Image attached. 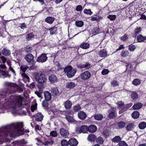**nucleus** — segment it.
<instances>
[{
  "label": "nucleus",
  "instance_id": "f3484780",
  "mask_svg": "<svg viewBox=\"0 0 146 146\" xmlns=\"http://www.w3.org/2000/svg\"><path fill=\"white\" fill-rule=\"evenodd\" d=\"M64 104L65 109L68 110L71 108L72 106V103L71 101L68 100L64 103Z\"/></svg>",
  "mask_w": 146,
  "mask_h": 146
},
{
  "label": "nucleus",
  "instance_id": "a18cd8bd",
  "mask_svg": "<svg viewBox=\"0 0 146 146\" xmlns=\"http://www.w3.org/2000/svg\"><path fill=\"white\" fill-rule=\"evenodd\" d=\"M103 135L106 137L109 136L110 134V132L107 129L104 130L103 132Z\"/></svg>",
  "mask_w": 146,
  "mask_h": 146
},
{
  "label": "nucleus",
  "instance_id": "72a5a7b5",
  "mask_svg": "<svg viewBox=\"0 0 146 146\" xmlns=\"http://www.w3.org/2000/svg\"><path fill=\"white\" fill-rule=\"evenodd\" d=\"M131 96L133 100H135L138 98V96L137 93L133 92L131 93Z\"/></svg>",
  "mask_w": 146,
  "mask_h": 146
},
{
  "label": "nucleus",
  "instance_id": "8fccbe9b",
  "mask_svg": "<svg viewBox=\"0 0 146 146\" xmlns=\"http://www.w3.org/2000/svg\"><path fill=\"white\" fill-rule=\"evenodd\" d=\"M34 36V35L32 33H30L27 35L26 38L28 40H31L33 38Z\"/></svg>",
  "mask_w": 146,
  "mask_h": 146
},
{
  "label": "nucleus",
  "instance_id": "e2e57ef3",
  "mask_svg": "<svg viewBox=\"0 0 146 146\" xmlns=\"http://www.w3.org/2000/svg\"><path fill=\"white\" fill-rule=\"evenodd\" d=\"M118 145L119 146H128L127 145L124 141L120 142L118 144Z\"/></svg>",
  "mask_w": 146,
  "mask_h": 146
},
{
  "label": "nucleus",
  "instance_id": "20e7f679",
  "mask_svg": "<svg viewBox=\"0 0 146 146\" xmlns=\"http://www.w3.org/2000/svg\"><path fill=\"white\" fill-rule=\"evenodd\" d=\"M88 128L87 126L84 125L81 127H76L75 130L77 134H80L81 133H87Z\"/></svg>",
  "mask_w": 146,
  "mask_h": 146
},
{
  "label": "nucleus",
  "instance_id": "58836bf2",
  "mask_svg": "<svg viewBox=\"0 0 146 146\" xmlns=\"http://www.w3.org/2000/svg\"><path fill=\"white\" fill-rule=\"evenodd\" d=\"M134 125L133 124H130L126 126V128L127 131H129L131 130V129L134 128Z\"/></svg>",
  "mask_w": 146,
  "mask_h": 146
},
{
  "label": "nucleus",
  "instance_id": "69168bd1",
  "mask_svg": "<svg viewBox=\"0 0 146 146\" xmlns=\"http://www.w3.org/2000/svg\"><path fill=\"white\" fill-rule=\"evenodd\" d=\"M22 76L23 78H25L28 81H29V77L25 73H23L22 74Z\"/></svg>",
  "mask_w": 146,
  "mask_h": 146
},
{
  "label": "nucleus",
  "instance_id": "c03bdc74",
  "mask_svg": "<svg viewBox=\"0 0 146 146\" xmlns=\"http://www.w3.org/2000/svg\"><path fill=\"white\" fill-rule=\"evenodd\" d=\"M81 109V107L79 105H77L73 107V110L75 112H77L80 110Z\"/></svg>",
  "mask_w": 146,
  "mask_h": 146
},
{
  "label": "nucleus",
  "instance_id": "c85d7f7f",
  "mask_svg": "<svg viewBox=\"0 0 146 146\" xmlns=\"http://www.w3.org/2000/svg\"><path fill=\"white\" fill-rule=\"evenodd\" d=\"M76 72V70L75 69H72L71 68V70L69 72L70 75H67L68 77L71 78L73 76Z\"/></svg>",
  "mask_w": 146,
  "mask_h": 146
},
{
  "label": "nucleus",
  "instance_id": "dca6fc26",
  "mask_svg": "<svg viewBox=\"0 0 146 146\" xmlns=\"http://www.w3.org/2000/svg\"><path fill=\"white\" fill-rule=\"evenodd\" d=\"M97 138L96 136L93 134L89 135L87 137L88 141L90 142H94Z\"/></svg>",
  "mask_w": 146,
  "mask_h": 146
},
{
  "label": "nucleus",
  "instance_id": "4d7b16f0",
  "mask_svg": "<svg viewBox=\"0 0 146 146\" xmlns=\"http://www.w3.org/2000/svg\"><path fill=\"white\" fill-rule=\"evenodd\" d=\"M42 105L43 107L46 108L48 107V104L47 101L45 100H44L42 102Z\"/></svg>",
  "mask_w": 146,
  "mask_h": 146
},
{
  "label": "nucleus",
  "instance_id": "774afa93",
  "mask_svg": "<svg viewBox=\"0 0 146 146\" xmlns=\"http://www.w3.org/2000/svg\"><path fill=\"white\" fill-rule=\"evenodd\" d=\"M100 32L99 29L97 28H94L93 29V32L96 34H98Z\"/></svg>",
  "mask_w": 146,
  "mask_h": 146
},
{
  "label": "nucleus",
  "instance_id": "37998d69",
  "mask_svg": "<svg viewBox=\"0 0 146 146\" xmlns=\"http://www.w3.org/2000/svg\"><path fill=\"white\" fill-rule=\"evenodd\" d=\"M75 24L77 27H82L84 25V22L82 21H78L75 22Z\"/></svg>",
  "mask_w": 146,
  "mask_h": 146
},
{
  "label": "nucleus",
  "instance_id": "6e6552de",
  "mask_svg": "<svg viewBox=\"0 0 146 146\" xmlns=\"http://www.w3.org/2000/svg\"><path fill=\"white\" fill-rule=\"evenodd\" d=\"M115 110V108H111L108 111V113H109L108 116L110 119L113 118L116 116V113Z\"/></svg>",
  "mask_w": 146,
  "mask_h": 146
},
{
  "label": "nucleus",
  "instance_id": "2f4dec72",
  "mask_svg": "<svg viewBox=\"0 0 146 146\" xmlns=\"http://www.w3.org/2000/svg\"><path fill=\"white\" fill-rule=\"evenodd\" d=\"M95 119L98 120H100L103 118V116L102 114H97L94 115Z\"/></svg>",
  "mask_w": 146,
  "mask_h": 146
},
{
  "label": "nucleus",
  "instance_id": "e433bc0d",
  "mask_svg": "<svg viewBox=\"0 0 146 146\" xmlns=\"http://www.w3.org/2000/svg\"><path fill=\"white\" fill-rule=\"evenodd\" d=\"M141 31V29L140 27H137L134 30V35L136 36Z\"/></svg>",
  "mask_w": 146,
  "mask_h": 146
},
{
  "label": "nucleus",
  "instance_id": "39448f33",
  "mask_svg": "<svg viewBox=\"0 0 146 146\" xmlns=\"http://www.w3.org/2000/svg\"><path fill=\"white\" fill-rule=\"evenodd\" d=\"M34 56L31 54H29L26 56L25 59L31 65H33L35 63L34 60Z\"/></svg>",
  "mask_w": 146,
  "mask_h": 146
},
{
  "label": "nucleus",
  "instance_id": "ddd939ff",
  "mask_svg": "<svg viewBox=\"0 0 146 146\" xmlns=\"http://www.w3.org/2000/svg\"><path fill=\"white\" fill-rule=\"evenodd\" d=\"M44 96L45 100L49 101L51 99L52 95L48 91H46L44 92Z\"/></svg>",
  "mask_w": 146,
  "mask_h": 146
},
{
  "label": "nucleus",
  "instance_id": "5701e85b",
  "mask_svg": "<svg viewBox=\"0 0 146 146\" xmlns=\"http://www.w3.org/2000/svg\"><path fill=\"white\" fill-rule=\"evenodd\" d=\"M90 44L88 43H82L80 45V47L83 49H86L89 48Z\"/></svg>",
  "mask_w": 146,
  "mask_h": 146
},
{
  "label": "nucleus",
  "instance_id": "393cba45",
  "mask_svg": "<svg viewBox=\"0 0 146 146\" xmlns=\"http://www.w3.org/2000/svg\"><path fill=\"white\" fill-rule=\"evenodd\" d=\"M142 106V104L140 103H137L133 105L132 108L134 110H137L141 108Z\"/></svg>",
  "mask_w": 146,
  "mask_h": 146
},
{
  "label": "nucleus",
  "instance_id": "5fc2aeb1",
  "mask_svg": "<svg viewBox=\"0 0 146 146\" xmlns=\"http://www.w3.org/2000/svg\"><path fill=\"white\" fill-rule=\"evenodd\" d=\"M133 84L135 85H137L140 84V81L137 79H135L133 82Z\"/></svg>",
  "mask_w": 146,
  "mask_h": 146
},
{
  "label": "nucleus",
  "instance_id": "de8ad7c7",
  "mask_svg": "<svg viewBox=\"0 0 146 146\" xmlns=\"http://www.w3.org/2000/svg\"><path fill=\"white\" fill-rule=\"evenodd\" d=\"M61 144L62 146H68V142L66 140H62L61 142Z\"/></svg>",
  "mask_w": 146,
  "mask_h": 146
},
{
  "label": "nucleus",
  "instance_id": "7c9ffc66",
  "mask_svg": "<svg viewBox=\"0 0 146 146\" xmlns=\"http://www.w3.org/2000/svg\"><path fill=\"white\" fill-rule=\"evenodd\" d=\"M50 31V34L51 35L54 34L57 31V27H53L49 29Z\"/></svg>",
  "mask_w": 146,
  "mask_h": 146
},
{
  "label": "nucleus",
  "instance_id": "1a4fd4ad",
  "mask_svg": "<svg viewBox=\"0 0 146 146\" xmlns=\"http://www.w3.org/2000/svg\"><path fill=\"white\" fill-rule=\"evenodd\" d=\"M81 78L83 80H86L89 79L91 76V74L88 71H86L80 75Z\"/></svg>",
  "mask_w": 146,
  "mask_h": 146
},
{
  "label": "nucleus",
  "instance_id": "f03ea898",
  "mask_svg": "<svg viewBox=\"0 0 146 146\" xmlns=\"http://www.w3.org/2000/svg\"><path fill=\"white\" fill-rule=\"evenodd\" d=\"M9 94L8 91H3L0 93V109L4 108L15 110L22 104L23 98L20 96H12L9 100L5 97Z\"/></svg>",
  "mask_w": 146,
  "mask_h": 146
},
{
  "label": "nucleus",
  "instance_id": "c9c22d12",
  "mask_svg": "<svg viewBox=\"0 0 146 146\" xmlns=\"http://www.w3.org/2000/svg\"><path fill=\"white\" fill-rule=\"evenodd\" d=\"M5 85L6 86L9 87H16L17 86V85L15 83L6 82L5 83Z\"/></svg>",
  "mask_w": 146,
  "mask_h": 146
},
{
  "label": "nucleus",
  "instance_id": "7ed1b4c3",
  "mask_svg": "<svg viewBox=\"0 0 146 146\" xmlns=\"http://www.w3.org/2000/svg\"><path fill=\"white\" fill-rule=\"evenodd\" d=\"M33 76L35 81L39 83L44 84L47 80L46 76L42 73L40 74L38 72L35 73Z\"/></svg>",
  "mask_w": 146,
  "mask_h": 146
},
{
  "label": "nucleus",
  "instance_id": "338daca9",
  "mask_svg": "<svg viewBox=\"0 0 146 146\" xmlns=\"http://www.w3.org/2000/svg\"><path fill=\"white\" fill-rule=\"evenodd\" d=\"M83 9L82 6L81 5H78L76 7V10L77 11H81Z\"/></svg>",
  "mask_w": 146,
  "mask_h": 146
},
{
  "label": "nucleus",
  "instance_id": "bf43d9fd",
  "mask_svg": "<svg viewBox=\"0 0 146 146\" xmlns=\"http://www.w3.org/2000/svg\"><path fill=\"white\" fill-rule=\"evenodd\" d=\"M28 67L25 65H23L20 67L21 70L24 72H25Z\"/></svg>",
  "mask_w": 146,
  "mask_h": 146
},
{
  "label": "nucleus",
  "instance_id": "a211bd4d",
  "mask_svg": "<svg viewBox=\"0 0 146 146\" xmlns=\"http://www.w3.org/2000/svg\"><path fill=\"white\" fill-rule=\"evenodd\" d=\"M146 40V36H143L141 35H140L137 36V40L138 42H141Z\"/></svg>",
  "mask_w": 146,
  "mask_h": 146
},
{
  "label": "nucleus",
  "instance_id": "9d476101",
  "mask_svg": "<svg viewBox=\"0 0 146 146\" xmlns=\"http://www.w3.org/2000/svg\"><path fill=\"white\" fill-rule=\"evenodd\" d=\"M47 58V57L46 54H42L38 57L37 61L38 62H43L46 61Z\"/></svg>",
  "mask_w": 146,
  "mask_h": 146
},
{
  "label": "nucleus",
  "instance_id": "f257e3e1",
  "mask_svg": "<svg viewBox=\"0 0 146 146\" xmlns=\"http://www.w3.org/2000/svg\"><path fill=\"white\" fill-rule=\"evenodd\" d=\"M23 123L17 122L1 127L0 129V144L3 143L2 140L6 137H14L24 134L25 131Z\"/></svg>",
  "mask_w": 146,
  "mask_h": 146
},
{
  "label": "nucleus",
  "instance_id": "052dcab7",
  "mask_svg": "<svg viewBox=\"0 0 146 146\" xmlns=\"http://www.w3.org/2000/svg\"><path fill=\"white\" fill-rule=\"evenodd\" d=\"M50 135L52 137H56L58 134L56 131H52L50 132Z\"/></svg>",
  "mask_w": 146,
  "mask_h": 146
},
{
  "label": "nucleus",
  "instance_id": "4468645a",
  "mask_svg": "<svg viewBox=\"0 0 146 146\" xmlns=\"http://www.w3.org/2000/svg\"><path fill=\"white\" fill-rule=\"evenodd\" d=\"M88 131L90 133H94L97 130L96 126L94 125H91L88 127Z\"/></svg>",
  "mask_w": 146,
  "mask_h": 146
},
{
  "label": "nucleus",
  "instance_id": "0e129e2a",
  "mask_svg": "<svg viewBox=\"0 0 146 146\" xmlns=\"http://www.w3.org/2000/svg\"><path fill=\"white\" fill-rule=\"evenodd\" d=\"M37 104L35 103L34 105H32L31 106V110L33 112H34V110L36 108Z\"/></svg>",
  "mask_w": 146,
  "mask_h": 146
},
{
  "label": "nucleus",
  "instance_id": "aec40b11",
  "mask_svg": "<svg viewBox=\"0 0 146 146\" xmlns=\"http://www.w3.org/2000/svg\"><path fill=\"white\" fill-rule=\"evenodd\" d=\"M51 92L52 95L54 96H55L58 94L59 92L57 88L56 87H53L52 88Z\"/></svg>",
  "mask_w": 146,
  "mask_h": 146
},
{
  "label": "nucleus",
  "instance_id": "4c0bfd02",
  "mask_svg": "<svg viewBox=\"0 0 146 146\" xmlns=\"http://www.w3.org/2000/svg\"><path fill=\"white\" fill-rule=\"evenodd\" d=\"M139 127L140 129H144L146 127V123L144 122H141L139 124Z\"/></svg>",
  "mask_w": 146,
  "mask_h": 146
},
{
  "label": "nucleus",
  "instance_id": "864d4df0",
  "mask_svg": "<svg viewBox=\"0 0 146 146\" xmlns=\"http://www.w3.org/2000/svg\"><path fill=\"white\" fill-rule=\"evenodd\" d=\"M100 18H101L99 17H95L92 16L91 17V20L92 21H99Z\"/></svg>",
  "mask_w": 146,
  "mask_h": 146
},
{
  "label": "nucleus",
  "instance_id": "79ce46f5",
  "mask_svg": "<svg viewBox=\"0 0 146 146\" xmlns=\"http://www.w3.org/2000/svg\"><path fill=\"white\" fill-rule=\"evenodd\" d=\"M129 52L127 51L123 50L121 54V55L123 57H126L129 54Z\"/></svg>",
  "mask_w": 146,
  "mask_h": 146
},
{
  "label": "nucleus",
  "instance_id": "09e8293b",
  "mask_svg": "<svg viewBox=\"0 0 146 146\" xmlns=\"http://www.w3.org/2000/svg\"><path fill=\"white\" fill-rule=\"evenodd\" d=\"M108 18L109 19L110 21H113L115 20L116 18V15H109L108 17Z\"/></svg>",
  "mask_w": 146,
  "mask_h": 146
},
{
  "label": "nucleus",
  "instance_id": "b1692460",
  "mask_svg": "<svg viewBox=\"0 0 146 146\" xmlns=\"http://www.w3.org/2000/svg\"><path fill=\"white\" fill-rule=\"evenodd\" d=\"M1 53L3 55L6 56H9L11 54L10 51L5 48L1 50Z\"/></svg>",
  "mask_w": 146,
  "mask_h": 146
},
{
  "label": "nucleus",
  "instance_id": "2eb2a0df",
  "mask_svg": "<svg viewBox=\"0 0 146 146\" xmlns=\"http://www.w3.org/2000/svg\"><path fill=\"white\" fill-rule=\"evenodd\" d=\"M78 116L80 119L84 120L86 117V115L84 111H81L78 112Z\"/></svg>",
  "mask_w": 146,
  "mask_h": 146
},
{
  "label": "nucleus",
  "instance_id": "ea45409f",
  "mask_svg": "<svg viewBox=\"0 0 146 146\" xmlns=\"http://www.w3.org/2000/svg\"><path fill=\"white\" fill-rule=\"evenodd\" d=\"M121 140V139L119 136H116L112 139V141L115 143H118Z\"/></svg>",
  "mask_w": 146,
  "mask_h": 146
},
{
  "label": "nucleus",
  "instance_id": "c756f323",
  "mask_svg": "<svg viewBox=\"0 0 146 146\" xmlns=\"http://www.w3.org/2000/svg\"><path fill=\"white\" fill-rule=\"evenodd\" d=\"M139 116V113L137 111H135L132 114V117L134 119L138 118Z\"/></svg>",
  "mask_w": 146,
  "mask_h": 146
},
{
  "label": "nucleus",
  "instance_id": "412c9836",
  "mask_svg": "<svg viewBox=\"0 0 146 146\" xmlns=\"http://www.w3.org/2000/svg\"><path fill=\"white\" fill-rule=\"evenodd\" d=\"M49 80L51 83H52L56 81L57 78L55 75L52 74L49 76Z\"/></svg>",
  "mask_w": 146,
  "mask_h": 146
},
{
  "label": "nucleus",
  "instance_id": "cd10ccee",
  "mask_svg": "<svg viewBox=\"0 0 146 146\" xmlns=\"http://www.w3.org/2000/svg\"><path fill=\"white\" fill-rule=\"evenodd\" d=\"M72 67L70 66H67L64 69V72L66 73L67 75H70L69 72L71 70Z\"/></svg>",
  "mask_w": 146,
  "mask_h": 146
},
{
  "label": "nucleus",
  "instance_id": "9b49d317",
  "mask_svg": "<svg viewBox=\"0 0 146 146\" xmlns=\"http://www.w3.org/2000/svg\"><path fill=\"white\" fill-rule=\"evenodd\" d=\"M78 143V142L74 138H70L68 141V144L71 146H76Z\"/></svg>",
  "mask_w": 146,
  "mask_h": 146
},
{
  "label": "nucleus",
  "instance_id": "49530a36",
  "mask_svg": "<svg viewBox=\"0 0 146 146\" xmlns=\"http://www.w3.org/2000/svg\"><path fill=\"white\" fill-rule=\"evenodd\" d=\"M96 141L98 143L100 144H103L104 142L103 138L100 137H98L96 139Z\"/></svg>",
  "mask_w": 146,
  "mask_h": 146
},
{
  "label": "nucleus",
  "instance_id": "0eeeda50",
  "mask_svg": "<svg viewBox=\"0 0 146 146\" xmlns=\"http://www.w3.org/2000/svg\"><path fill=\"white\" fill-rule=\"evenodd\" d=\"M27 143V141L23 139L14 141L13 142L12 144H13L14 146H23Z\"/></svg>",
  "mask_w": 146,
  "mask_h": 146
},
{
  "label": "nucleus",
  "instance_id": "a19ab883",
  "mask_svg": "<svg viewBox=\"0 0 146 146\" xmlns=\"http://www.w3.org/2000/svg\"><path fill=\"white\" fill-rule=\"evenodd\" d=\"M0 73L4 78L8 77L10 78L11 77V75L8 74L6 73L5 72L2 70H0Z\"/></svg>",
  "mask_w": 146,
  "mask_h": 146
},
{
  "label": "nucleus",
  "instance_id": "4be33fe9",
  "mask_svg": "<svg viewBox=\"0 0 146 146\" xmlns=\"http://www.w3.org/2000/svg\"><path fill=\"white\" fill-rule=\"evenodd\" d=\"M117 107L119 109H127V106L124 105V104L122 102H118Z\"/></svg>",
  "mask_w": 146,
  "mask_h": 146
},
{
  "label": "nucleus",
  "instance_id": "6ab92c4d",
  "mask_svg": "<svg viewBox=\"0 0 146 146\" xmlns=\"http://www.w3.org/2000/svg\"><path fill=\"white\" fill-rule=\"evenodd\" d=\"M35 118L36 121H40L42 120L43 116L41 113H38L35 115Z\"/></svg>",
  "mask_w": 146,
  "mask_h": 146
},
{
  "label": "nucleus",
  "instance_id": "6e6d98bb",
  "mask_svg": "<svg viewBox=\"0 0 146 146\" xmlns=\"http://www.w3.org/2000/svg\"><path fill=\"white\" fill-rule=\"evenodd\" d=\"M66 119L68 121L74 122V119L71 117L69 115H66Z\"/></svg>",
  "mask_w": 146,
  "mask_h": 146
},
{
  "label": "nucleus",
  "instance_id": "13d9d810",
  "mask_svg": "<svg viewBox=\"0 0 146 146\" xmlns=\"http://www.w3.org/2000/svg\"><path fill=\"white\" fill-rule=\"evenodd\" d=\"M90 64H83L81 66L80 68H85L86 69L90 68Z\"/></svg>",
  "mask_w": 146,
  "mask_h": 146
},
{
  "label": "nucleus",
  "instance_id": "3c124183",
  "mask_svg": "<svg viewBox=\"0 0 146 146\" xmlns=\"http://www.w3.org/2000/svg\"><path fill=\"white\" fill-rule=\"evenodd\" d=\"M84 12L85 14L90 15H91L93 13L90 9H85L84 10Z\"/></svg>",
  "mask_w": 146,
  "mask_h": 146
},
{
  "label": "nucleus",
  "instance_id": "473e14b6",
  "mask_svg": "<svg viewBox=\"0 0 146 146\" xmlns=\"http://www.w3.org/2000/svg\"><path fill=\"white\" fill-rule=\"evenodd\" d=\"M107 52L105 50H101L100 52L99 55L100 56L103 57H105L107 56Z\"/></svg>",
  "mask_w": 146,
  "mask_h": 146
},
{
  "label": "nucleus",
  "instance_id": "603ef678",
  "mask_svg": "<svg viewBox=\"0 0 146 146\" xmlns=\"http://www.w3.org/2000/svg\"><path fill=\"white\" fill-rule=\"evenodd\" d=\"M136 48L135 46L133 44H131L128 47L129 50L130 51H133Z\"/></svg>",
  "mask_w": 146,
  "mask_h": 146
},
{
  "label": "nucleus",
  "instance_id": "680f3d73",
  "mask_svg": "<svg viewBox=\"0 0 146 146\" xmlns=\"http://www.w3.org/2000/svg\"><path fill=\"white\" fill-rule=\"evenodd\" d=\"M111 83L113 86H116L118 85V83L116 81L113 80L111 82Z\"/></svg>",
  "mask_w": 146,
  "mask_h": 146
},
{
  "label": "nucleus",
  "instance_id": "423d86ee",
  "mask_svg": "<svg viewBox=\"0 0 146 146\" xmlns=\"http://www.w3.org/2000/svg\"><path fill=\"white\" fill-rule=\"evenodd\" d=\"M35 140L38 142V143H36V144L38 146L41 145L43 144H44L45 145H51L54 144V141L52 140H51L50 141H46L45 142H44L38 138H36Z\"/></svg>",
  "mask_w": 146,
  "mask_h": 146
},
{
  "label": "nucleus",
  "instance_id": "bb28decb",
  "mask_svg": "<svg viewBox=\"0 0 146 146\" xmlns=\"http://www.w3.org/2000/svg\"><path fill=\"white\" fill-rule=\"evenodd\" d=\"M54 20V18L49 17L46 19L45 21L47 23L50 24H51L52 23Z\"/></svg>",
  "mask_w": 146,
  "mask_h": 146
},
{
  "label": "nucleus",
  "instance_id": "a878e982",
  "mask_svg": "<svg viewBox=\"0 0 146 146\" xmlns=\"http://www.w3.org/2000/svg\"><path fill=\"white\" fill-rule=\"evenodd\" d=\"M76 86V84L72 82H68L66 84V87L71 89L74 88Z\"/></svg>",
  "mask_w": 146,
  "mask_h": 146
},
{
  "label": "nucleus",
  "instance_id": "f8f14e48",
  "mask_svg": "<svg viewBox=\"0 0 146 146\" xmlns=\"http://www.w3.org/2000/svg\"><path fill=\"white\" fill-rule=\"evenodd\" d=\"M60 133L61 135L64 138L67 137L69 135L68 131L63 128L60 129Z\"/></svg>",
  "mask_w": 146,
  "mask_h": 146
},
{
  "label": "nucleus",
  "instance_id": "f704fd0d",
  "mask_svg": "<svg viewBox=\"0 0 146 146\" xmlns=\"http://www.w3.org/2000/svg\"><path fill=\"white\" fill-rule=\"evenodd\" d=\"M117 125L119 128H121L125 126V124L124 121H121L118 123Z\"/></svg>",
  "mask_w": 146,
  "mask_h": 146
}]
</instances>
